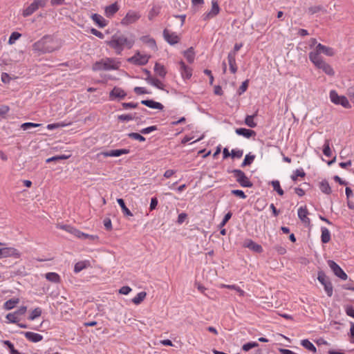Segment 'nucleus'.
I'll list each match as a JSON object with an SVG mask.
<instances>
[{
  "instance_id": "f257e3e1",
  "label": "nucleus",
  "mask_w": 354,
  "mask_h": 354,
  "mask_svg": "<svg viewBox=\"0 0 354 354\" xmlns=\"http://www.w3.org/2000/svg\"><path fill=\"white\" fill-rule=\"evenodd\" d=\"M62 46L59 39L51 36H45L32 45V50L38 54L53 53Z\"/></svg>"
},
{
  "instance_id": "f03ea898",
  "label": "nucleus",
  "mask_w": 354,
  "mask_h": 354,
  "mask_svg": "<svg viewBox=\"0 0 354 354\" xmlns=\"http://www.w3.org/2000/svg\"><path fill=\"white\" fill-rule=\"evenodd\" d=\"M106 44L113 49L117 55H120L124 48L131 49L135 44V40L122 34H115L109 41H106Z\"/></svg>"
},
{
  "instance_id": "7ed1b4c3",
  "label": "nucleus",
  "mask_w": 354,
  "mask_h": 354,
  "mask_svg": "<svg viewBox=\"0 0 354 354\" xmlns=\"http://www.w3.org/2000/svg\"><path fill=\"white\" fill-rule=\"evenodd\" d=\"M321 54L322 52L318 50L317 45L308 54L310 61L316 68L322 70L326 75L333 76L335 75L333 68L329 64L324 61Z\"/></svg>"
},
{
  "instance_id": "20e7f679",
  "label": "nucleus",
  "mask_w": 354,
  "mask_h": 354,
  "mask_svg": "<svg viewBox=\"0 0 354 354\" xmlns=\"http://www.w3.org/2000/svg\"><path fill=\"white\" fill-rule=\"evenodd\" d=\"M121 66V62L117 58L104 57L95 62L92 66L93 71H115L118 70Z\"/></svg>"
},
{
  "instance_id": "39448f33",
  "label": "nucleus",
  "mask_w": 354,
  "mask_h": 354,
  "mask_svg": "<svg viewBox=\"0 0 354 354\" xmlns=\"http://www.w3.org/2000/svg\"><path fill=\"white\" fill-rule=\"evenodd\" d=\"M141 18V14L139 11L129 10L120 21V25L124 27L129 26L137 23Z\"/></svg>"
},
{
  "instance_id": "423d86ee",
  "label": "nucleus",
  "mask_w": 354,
  "mask_h": 354,
  "mask_svg": "<svg viewBox=\"0 0 354 354\" xmlns=\"http://www.w3.org/2000/svg\"><path fill=\"white\" fill-rule=\"evenodd\" d=\"M329 97L334 104L335 105H341L342 107L345 109H351V105L348 101V100L344 95H338L337 92L335 90H331L329 93Z\"/></svg>"
},
{
  "instance_id": "0eeeda50",
  "label": "nucleus",
  "mask_w": 354,
  "mask_h": 354,
  "mask_svg": "<svg viewBox=\"0 0 354 354\" xmlns=\"http://www.w3.org/2000/svg\"><path fill=\"white\" fill-rule=\"evenodd\" d=\"M151 56L147 54H142L139 51L136 52L133 56L129 57L127 61L128 62L138 65L144 66L147 64L150 59Z\"/></svg>"
},
{
  "instance_id": "6e6552de",
  "label": "nucleus",
  "mask_w": 354,
  "mask_h": 354,
  "mask_svg": "<svg viewBox=\"0 0 354 354\" xmlns=\"http://www.w3.org/2000/svg\"><path fill=\"white\" fill-rule=\"evenodd\" d=\"M46 5V1L44 0H35L27 7L23 9L22 15L24 17H28L37 11L39 8H43Z\"/></svg>"
},
{
  "instance_id": "1a4fd4ad",
  "label": "nucleus",
  "mask_w": 354,
  "mask_h": 354,
  "mask_svg": "<svg viewBox=\"0 0 354 354\" xmlns=\"http://www.w3.org/2000/svg\"><path fill=\"white\" fill-rule=\"evenodd\" d=\"M317 279L324 286L327 295L331 297L333 292V287L328 277L324 272L319 271L318 272Z\"/></svg>"
},
{
  "instance_id": "9d476101",
  "label": "nucleus",
  "mask_w": 354,
  "mask_h": 354,
  "mask_svg": "<svg viewBox=\"0 0 354 354\" xmlns=\"http://www.w3.org/2000/svg\"><path fill=\"white\" fill-rule=\"evenodd\" d=\"M57 227L59 229L65 230L66 232H67L78 238H82V239L93 238V236L82 233V232H80L79 230H77V229L74 228L73 226H71L69 224L58 223L57 225Z\"/></svg>"
},
{
  "instance_id": "9b49d317",
  "label": "nucleus",
  "mask_w": 354,
  "mask_h": 354,
  "mask_svg": "<svg viewBox=\"0 0 354 354\" xmlns=\"http://www.w3.org/2000/svg\"><path fill=\"white\" fill-rule=\"evenodd\" d=\"M232 173L236 180L241 186L243 187H251L252 186V182L241 170L234 169L232 171Z\"/></svg>"
},
{
  "instance_id": "f8f14e48",
  "label": "nucleus",
  "mask_w": 354,
  "mask_h": 354,
  "mask_svg": "<svg viewBox=\"0 0 354 354\" xmlns=\"http://www.w3.org/2000/svg\"><path fill=\"white\" fill-rule=\"evenodd\" d=\"M211 3L212 8L210 10L204 13L202 16L204 21H209V19H213L220 12L221 8L218 5V0H212Z\"/></svg>"
},
{
  "instance_id": "ddd939ff",
  "label": "nucleus",
  "mask_w": 354,
  "mask_h": 354,
  "mask_svg": "<svg viewBox=\"0 0 354 354\" xmlns=\"http://www.w3.org/2000/svg\"><path fill=\"white\" fill-rule=\"evenodd\" d=\"M328 265L333 272L334 274L342 280H346L348 275L344 271L333 261L328 260Z\"/></svg>"
},
{
  "instance_id": "4468645a",
  "label": "nucleus",
  "mask_w": 354,
  "mask_h": 354,
  "mask_svg": "<svg viewBox=\"0 0 354 354\" xmlns=\"http://www.w3.org/2000/svg\"><path fill=\"white\" fill-rule=\"evenodd\" d=\"M130 150L127 149H113L106 151H102L97 154V157L103 156L106 157H118L124 154L129 153Z\"/></svg>"
},
{
  "instance_id": "2eb2a0df",
  "label": "nucleus",
  "mask_w": 354,
  "mask_h": 354,
  "mask_svg": "<svg viewBox=\"0 0 354 354\" xmlns=\"http://www.w3.org/2000/svg\"><path fill=\"white\" fill-rule=\"evenodd\" d=\"M20 252L14 248H0V259L7 257L19 258Z\"/></svg>"
},
{
  "instance_id": "dca6fc26",
  "label": "nucleus",
  "mask_w": 354,
  "mask_h": 354,
  "mask_svg": "<svg viewBox=\"0 0 354 354\" xmlns=\"http://www.w3.org/2000/svg\"><path fill=\"white\" fill-rule=\"evenodd\" d=\"M163 37L167 42L171 45L178 44L180 41V37L174 32H171L167 29L163 30Z\"/></svg>"
},
{
  "instance_id": "f3484780",
  "label": "nucleus",
  "mask_w": 354,
  "mask_h": 354,
  "mask_svg": "<svg viewBox=\"0 0 354 354\" xmlns=\"http://www.w3.org/2000/svg\"><path fill=\"white\" fill-rule=\"evenodd\" d=\"M179 71L180 72L181 77L183 80H189L192 75V69L185 64L183 61H180L178 63Z\"/></svg>"
},
{
  "instance_id": "a211bd4d",
  "label": "nucleus",
  "mask_w": 354,
  "mask_h": 354,
  "mask_svg": "<svg viewBox=\"0 0 354 354\" xmlns=\"http://www.w3.org/2000/svg\"><path fill=\"white\" fill-rule=\"evenodd\" d=\"M127 95L126 92L121 88L115 86L109 93V100H115L124 99Z\"/></svg>"
},
{
  "instance_id": "6ab92c4d",
  "label": "nucleus",
  "mask_w": 354,
  "mask_h": 354,
  "mask_svg": "<svg viewBox=\"0 0 354 354\" xmlns=\"http://www.w3.org/2000/svg\"><path fill=\"white\" fill-rule=\"evenodd\" d=\"M120 10V6L118 2H115L104 8V15L107 18H112Z\"/></svg>"
},
{
  "instance_id": "aec40b11",
  "label": "nucleus",
  "mask_w": 354,
  "mask_h": 354,
  "mask_svg": "<svg viewBox=\"0 0 354 354\" xmlns=\"http://www.w3.org/2000/svg\"><path fill=\"white\" fill-rule=\"evenodd\" d=\"M243 246L257 253H261L263 251L262 247L260 245L254 243L250 239L245 240L243 243Z\"/></svg>"
},
{
  "instance_id": "412c9836",
  "label": "nucleus",
  "mask_w": 354,
  "mask_h": 354,
  "mask_svg": "<svg viewBox=\"0 0 354 354\" xmlns=\"http://www.w3.org/2000/svg\"><path fill=\"white\" fill-rule=\"evenodd\" d=\"M227 61L231 73L235 74L237 71L238 67L236 63V56L234 55V53H228Z\"/></svg>"
},
{
  "instance_id": "4be33fe9",
  "label": "nucleus",
  "mask_w": 354,
  "mask_h": 354,
  "mask_svg": "<svg viewBox=\"0 0 354 354\" xmlns=\"http://www.w3.org/2000/svg\"><path fill=\"white\" fill-rule=\"evenodd\" d=\"M141 103L151 109L162 110L164 108V106L161 103L152 100H142Z\"/></svg>"
},
{
  "instance_id": "5701e85b",
  "label": "nucleus",
  "mask_w": 354,
  "mask_h": 354,
  "mask_svg": "<svg viewBox=\"0 0 354 354\" xmlns=\"http://www.w3.org/2000/svg\"><path fill=\"white\" fill-rule=\"evenodd\" d=\"M91 19L100 28H104L108 24L107 21L99 14H93Z\"/></svg>"
},
{
  "instance_id": "b1692460",
  "label": "nucleus",
  "mask_w": 354,
  "mask_h": 354,
  "mask_svg": "<svg viewBox=\"0 0 354 354\" xmlns=\"http://www.w3.org/2000/svg\"><path fill=\"white\" fill-rule=\"evenodd\" d=\"M317 45L318 46V50H319L322 54L328 57H333L335 55V51L333 48L323 45L320 43Z\"/></svg>"
},
{
  "instance_id": "393cba45",
  "label": "nucleus",
  "mask_w": 354,
  "mask_h": 354,
  "mask_svg": "<svg viewBox=\"0 0 354 354\" xmlns=\"http://www.w3.org/2000/svg\"><path fill=\"white\" fill-rule=\"evenodd\" d=\"M153 70L155 73L161 78H165L167 73L166 68L158 62L155 64Z\"/></svg>"
},
{
  "instance_id": "a878e982",
  "label": "nucleus",
  "mask_w": 354,
  "mask_h": 354,
  "mask_svg": "<svg viewBox=\"0 0 354 354\" xmlns=\"http://www.w3.org/2000/svg\"><path fill=\"white\" fill-rule=\"evenodd\" d=\"M235 132L237 135L242 136L246 138H250L251 136L256 135L254 131L245 128L236 129Z\"/></svg>"
},
{
  "instance_id": "bb28decb",
  "label": "nucleus",
  "mask_w": 354,
  "mask_h": 354,
  "mask_svg": "<svg viewBox=\"0 0 354 354\" xmlns=\"http://www.w3.org/2000/svg\"><path fill=\"white\" fill-rule=\"evenodd\" d=\"M140 40L142 41V43L147 44L153 51L157 50V45L156 41L153 38L149 36H144L140 38Z\"/></svg>"
},
{
  "instance_id": "cd10ccee",
  "label": "nucleus",
  "mask_w": 354,
  "mask_h": 354,
  "mask_svg": "<svg viewBox=\"0 0 354 354\" xmlns=\"http://www.w3.org/2000/svg\"><path fill=\"white\" fill-rule=\"evenodd\" d=\"M24 334L25 337L32 342L36 343L40 342L43 339L42 335L33 332H25Z\"/></svg>"
},
{
  "instance_id": "c85d7f7f",
  "label": "nucleus",
  "mask_w": 354,
  "mask_h": 354,
  "mask_svg": "<svg viewBox=\"0 0 354 354\" xmlns=\"http://www.w3.org/2000/svg\"><path fill=\"white\" fill-rule=\"evenodd\" d=\"M145 80L147 81V82L159 89H164V84L158 79L156 78V77H149V78H145Z\"/></svg>"
},
{
  "instance_id": "c756f323",
  "label": "nucleus",
  "mask_w": 354,
  "mask_h": 354,
  "mask_svg": "<svg viewBox=\"0 0 354 354\" xmlns=\"http://www.w3.org/2000/svg\"><path fill=\"white\" fill-rule=\"evenodd\" d=\"M301 345L304 348H306V350H308V351L313 353H317V348L316 347L314 346V344L310 342L308 339H302L301 341Z\"/></svg>"
},
{
  "instance_id": "7c9ffc66",
  "label": "nucleus",
  "mask_w": 354,
  "mask_h": 354,
  "mask_svg": "<svg viewBox=\"0 0 354 354\" xmlns=\"http://www.w3.org/2000/svg\"><path fill=\"white\" fill-rule=\"evenodd\" d=\"M298 216L301 220V221H309V218H308V211L306 206L300 207L298 209Z\"/></svg>"
},
{
  "instance_id": "2f4dec72",
  "label": "nucleus",
  "mask_w": 354,
  "mask_h": 354,
  "mask_svg": "<svg viewBox=\"0 0 354 354\" xmlns=\"http://www.w3.org/2000/svg\"><path fill=\"white\" fill-rule=\"evenodd\" d=\"M183 55L189 63H193L195 59V53L192 47L184 51Z\"/></svg>"
},
{
  "instance_id": "473e14b6",
  "label": "nucleus",
  "mask_w": 354,
  "mask_h": 354,
  "mask_svg": "<svg viewBox=\"0 0 354 354\" xmlns=\"http://www.w3.org/2000/svg\"><path fill=\"white\" fill-rule=\"evenodd\" d=\"M19 303V299H11L4 303L3 307L6 310H9L12 309L17 304Z\"/></svg>"
},
{
  "instance_id": "72a5a7b5",
  "label": "nucleus",
  "mask_w": 354,
  "mask_h": 354,
  "mask_svg": "<svg viewBox=\"0 0 354 354\" xmlns=\"http://www.w3.org/2000/svg\"><path fill=\"white\" fill-rule=\"evenodd\" d=\"M89 266L88 261H79L75 263L74 266V272L77 273L81 272L84 268H86Z\"/></svg>"
},
{
  "instance_id": "f704fd0d",
  "label": "nucleus",
  "mask_w": 354,
  "mask_h": 354,
  "mask_svg": "<svg viewBox=\"0 0 354 354\" xmlns=\"http://www.w3.org/2000/svg\"><path fill=\"white\" fill-rule=\"evenodd\" d=\"M46 279L53 283H59L60 277L56 272H48L46 274Z\"/></svg>"
},
{
  "instance_id": "c9c22d12",
  "label": "nucleus",
  "mask_w": 354,
  "mask_h": 354,
  "mask_svg": "<svg viewBox=\"0 0 354 354\" xmlns=\"http://www.w3.org/2000/svg\"><path fill=\"white\" fill-rule=\"evenodd\" d=\"M160 12V7L158 6H154L149 12L148 18L149 20H153L157 17Z\"/></svg>"
},
{
  "instance_id": "e433bc0d",
  "label": "nucleus",
  "mask_w": 354,
  "mask_h": 354,
  "mask_svg": "<svg viewBox=\"0 0 354 354\" xmlns=\"http://www.w3.org/2000/svg\"><path fill=\"white\" fill-rule=\"evenodd\" d=\"M319 189L320 190L326 194H330L331 192V188L327 181H322L319 183Z\"/></svg>"
},
{
  "instance_id": "4c0bfd02",
  "label": "nucleus",
  "mask_w": 354,
  "mask_h": 354,
  "mask_svg": "<svg viewBox=\"0 0 354 354\" xmlns=\"http://www.w3.org/2000/svg\"><path fill=\"white\" fill-rule=\"evenodd\" d=\"M323 153L326 157L332 156V151L330 147V140L328 139H326L324 142V145L323 146Z\"/></svg>"
},
{
  "instance_id": "58836bf2",
  "label": "nucleus",
  "mask_w": 354,
  "mask_h": 354,
  "mask_svg": "<svg viewBox=\"0 0 354 354\" xmlns=\"http://www.w3.org/2000/svg\"><path fill=\"white\" fill-rule=\"evenodd\" d=\"M221 286L223 288H228V289H231V290L236 291L239 294V295L241 297H243L245 295L244 290H243L240 287H239L236 285L223 284Z\"/></svg>"
},
{
  "instance_id": "ea45409f",
  "label": "nucleus",
  "mask_w": 354,
  "mask_h": 354,
  "mask_svg": "<svg viewBox=\"0 0 354 354\" xmlns=\"http://www.w3.org/2000/svg\"><path fill=\"white\" fill-rule=\"evenodd\" d=\"M146 295L147 293L145 292H139L134 298H133V303L136 305L140 304L145 299Z\"/></svg>"
},
{
  "instance_id": "a19ab883",
  "label": "nucleus",
  "mask_w": 354,
  "mask_h": 354,
  "mask_svg": "<svg viewBox=\"0 0 354 354\" xmlns=\"http://www.w3.org/2000/svg\"><path fill=\"white\" fill-rule=\"evenodd\" d=\"M330 240V234L329 231L324 227L322 228V241L324 243L329 242Z\"/></svg>"
},
{
  "instance_id": "79ce46f5",
  "label": "nucleus",
  "mask_w": 354,
  "mask_h": 354,
  "mask_svg": "<svg viewBox=\"0 0 354 354\" xmlns=\"http://www.w3.org/2000/svg\"><path fill=\"white\" fill-rule=\"evenodd\" d=\"M255 158L254 155H252L251 153H248L245 156V158L241 164L242 167H245L247 165H250L252 163Z\"/></svg>"
},
{
  "instance_id": "37998d69",
  "label": "nucleus",
  "mask_w": 354,
  "mask_h": 354,
  "mask_svg": "<svg viewBox=\"0 0 354 354\" xmlns=\"http://www.w3.org/2000/svg\"><path fill=\"white\" fill-rule=\"evenodd\" d=\"M254 115H247L245 119V124L249 127L254 128L257 126V123L254 121Z\"/></svg>"
},
{
  "instance_id": "c03bdc74",
  "label": "nucleus",
  "mask_w": 354,
  "mask_h": 354,
  "mask_svg": "<svg viewBox=\"0 0 354 354\" xmlns=\"http://www.w3.org/2000/svg\"><path fill=\"white\" fill-rule=\"evenodd\" d=\"M127 136L129 138L136 140L140 142H145L146 140L144 136H142V135H140V133H128Z\"/></svg>"
},
{
  "instance_id": "a18cd8bd",
  "label": "nucleus",
  "mask_w": 354,
  "mask_h": 354,
  "mask_svg": "<svg viewBox=\"0 0 354 354\" xmlns=\"http://www.w3.org/2000/svg\"><path fill=\"white\" fill-rule=\"evenodd\" d=\"M117 202H118V205L120 206V207L122 208L124 214H127V215H131L129 209L126 207L125 203L122 198L117 199Z\"/></svg>"
},
{
  "instance_id": "49530a36",
  "label": "nucleus",
  "mask_w": 354,
  "mask_h": 354,
  "mask_svg": "<svg viewBox=\"0 0 354 354\" xmlns=\"http://www.w3.org/2000/svg\"><path fill=\"white\" fill-rule=\"evenodd\" d=\"M41 315V310L39 308H35L31 313L28 317L30 320H34L37 317H39Z\"/></svg>"
},
{
  "instance_id": "de8ad7c7",
  "label": "nucleus",
  "mask_w": 354,
  "mask_h": 354,
  "mask_svg": "<svg viewBox=\"0 0 354 354\" xmlns=\"http://www.w3.org/2000/svg\"><path fill=\"white\" fill-rule=\"evenodd\" d=\"M272 185L274 191H276L280 196L283 194V191L280 186V183L278 180L272 182Z\"/></svg>"
},
{
  "instance_id": "09e8293b",
  "label": "nucleus",
  "mask_w": 354,
  "mask_h": 354,
  "mask_svg": "<svg viewBox=\"0 0 354 354\" xmlns=\"http://www.w3.org/2000/svg\"><path fill=\"white\" fill-rule=\"evenodd\" d=\"M306 175L305 172L302 169H297L294 174L292 175L291 178L292 180L295 181L297 180L298 177H304Z\"/></svg>"
},
{
  "instance_id": "8fccbe9b",
  "label": "nucleus",
  "mask_w": 354,
  "mask_h": 354,
  "mask_svg": "<svg viewBox=\"0 0 354 354\" xmlns=\"http://www.w3.org/2000/svg\"><path fill=\"white\" fill-rule=\"evenodd\" d=\"M135 118V116L132 114H122L118 116V119L120 121H131Z\"/></svg>"
},
{
  "instance_id": "3c124183",
  "label": "nucleus",
  "mask_w": 354,
  "mask_h": 354,
  "mask_svg": "<svg viewBox=\"0 0 354 354\" xmlns=\"http://www.w3.org/2000/svg\"><path fill=\"white\" fill-rule=\"evenodd\" d=\"M20 37H21L20 33H19L17 32H13L10 36L8 43L10 44H13L16 40H17L18 39L20 38Z\"/></svg>"
},
{
  "instance_id": "603ef678",
  "label": "nucleus",
  "mask_w": 354,
  "mask_h": 354,
  "mask_svg": "<svg viewBox=\"0 0 354 354\" xmlns=\"http://www.w3.org/2000/svg\"><path fill=\"white\" fill-rule=\"evenodd\" d=\"M258 346L259 344L257 342H248L243 346L242 349L247 352L253 348L257 347Z\"/></svg>"
},
{
  "instance_id": "864d4df0",
  "label": "nucleus",
  "mask_w": 354,
  "mask_h": 354,
  "mask_svg": "<svg viewBox=\"0 0 354 354\" xmlns=\"http://www.w3.org/2000/svg\"><path fill=\"white\" fill-rule=\"evenodd\" d=\"M3 344L8 347L11 354H20V353L18 351L15 349L13 344L10 341L5 340L3 342Z\"/></svg>"
},
{
  "instance_id": "5fc2aeb1",
  "label": "nucleus",
  "mask_w": 354,
  "mask_h": 354,
  "mask_svg": "<svg viewBox=\"0 0 354 354\" xmlns=\"http://www.w3.org/2000/svg\"><path fill=\"white\" fill-rule=\"evenodd\" d=\"M6 319L10 323H17L19 322L18 317L14 313H8L6 315Z\"/></svg>"
},
{
  "instance_id": "6e6d98bb",
  "label": "nucleus",
  "mask_w": 354,
  "mask_h": 354,
  "mask_svg": "<svg viewBox=\"0 0 354 354\" xmlns=\"http://www.w3.org/2000/svg\"><path fill=\"white\" fill-rule=\"evenodd\" d=\"M243 154V150L241 149H232L231 151V156L233 158H240Z\"/></svg>"
},
{
  "instance_id": "4d7b16f0",
  "label": "nucleus",
  "mask_w": 354,
  "mask_h": 354,
  "mask_svg": "<svg viewBox=\"0 0 354 354\" xmlns=\"http://www.w3.org/2000/svg\"><path fill=\"white\" fill-rule=\"evenodd\" d=\"M41 125V124H37V123L26 122V123L22 124L21 127L23 129V130H27L29 128L37 127Z\"/></svg>"
},
{
  "instance_id": "13d9d810",
  "label": "nucleus",
  "mask_w": 354,
  "mask_h": 354,
  "mask_svg": "<svg viewBox=\"0 0 354 354\" xmlns=\"http://www.w3.org/2000/svg\"><path fill=\"white\" fill-rule=\"evenodd\" d=\"M66 124H64V122H60V123H53V124H49L47 125L46 128L48 129V130H53L55 129H57V128H59V127H66Z\"/></svg>"
},
{
  "instance_id": "bf43d9fd",
  "label": "nucleus",
  "mask_w": 354,
  "mask_h": 354,
  "mask_svg": "<svg viewBox=\"0 0 354 354\" xmlns=\"http://www.w3.org/2000/svg\"><path fill=\"white\" fill-rule=\"evenodd\" d=\"M232 194L236 196L239 197L240 198L245 199L246 198V195L242 190L234 189L232 190Z\"/></svg>"
},
{
  "instance_id": "052dcab7",
  "label": "nucleus",
  "mask_w": 354,
  "mask_h": 354,
  "mask_svg": "<svg viewBox=\"0 0 354 354\" xmlns=\"http://www.w3.org/2000/svg\"><path fill=\"white\" fill-rule=\"evenodd\" d=\"M157 129L156 126H151L147 128H144L140 130V133L142 134H148L150 133Z\"/></svg>"
},
{
  "instance_id": "680f3d73",
  "label": "nucleus",
  "mask_w": 354,
  "mask_h": 354,
  "mask_svg": "<svg viewBox=\"0 0 354 354\" xmlns=\"http://www.w3.org/2000/svg\"><path fill=\"white\" fill-rule=\"evenodd\" d=\"M122 106L124 109H135L138 106V104L134 102H123Z\"/></svg>"
},
{
  "instance_id": "e2e57ef3",
  "label": "nucleus",
  "mask_w": 354,
  "mask_h": 354,
  "mask_svg": "<svg viewBox=\"0 0 354 354\" xmlns=\"http://www.w3.org/2000/svg\"><path fill=\"white\" fill-rule=\"evenodd\" d=\"M248 86V80H245L242 83V84L239 87V94L241 95L242 93H243L247 90Z\"/></svg>"
},
{
  "instance_id": "0e129e2a",
  "label": "nucleus",
  "mask_w": 354,
  "mask_h": 354,
  "mask_svg": "<svg viewBox=\"0 0 354 354\" xmlns=\"http://www.w3.org/2000/svg\"><path fill=\"white\" fill-rule=\"evenodd\" d=\"M91 32L93 35H95V36L97 37H98V38H100V39H104V34H103L102 32H100V31L97 30V29H95V28H91Z\"/></svg>"
},
{
  "instance_id": "69168bd1",
  "label": "nucleus",
  "mask_w": 354,
  "mask_h": 354,
  "mask_svg": "<svg viewBox=\"0 0 354 354\" xmlns=\"http://www.w3.org/2000/svg\"><path fill=\"white\" fill-rule=\"evenodd\" d=\"M131 291V288L129 286H122L119 290V293L121 295H127Z\"/></svg>"
},
{
  "instance_id": "338daca9",
  "label": "nucleus",
  "mask_w": 354,
  "mask_h": 354,
  "mask_svg": "<svg viewBox=\"0 0 354 354\" xmlns=\"http://www.w3.org/2000/svg\"><path fill=\"white\" fill-rule=\"evenodd\" d=\"M27 310L26 306H21L17 310L14 312L15 314L18 317L19 315H23Z\"/></svg>"
},
{
  "instance_id": "774afa93",
  "label": "nucleus",
  "mask_w": 354,
  "mask_h": 354,
  "mask_svg": "<svg viewBox=\"0 0 354 354\" xmlns=\"http://www.w3.org/2000/svg\"><path fill=\"white\" fill-rule=\"evenodd\" d=\"M345 310L347 315L354 318V309L351 306H346Z\"/></svg>"
}]
</instances>
